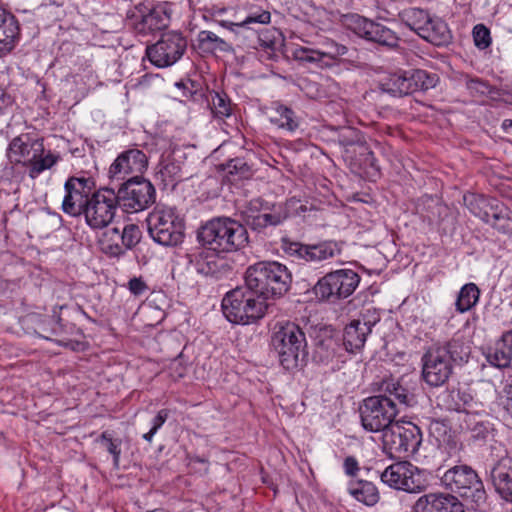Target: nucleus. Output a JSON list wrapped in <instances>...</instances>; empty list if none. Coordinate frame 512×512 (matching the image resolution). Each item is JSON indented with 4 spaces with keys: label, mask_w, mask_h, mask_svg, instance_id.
<instances>
[{
    "label": "nucleus",
    "mask_w": 512,
    "mask_h": 512,
    "mask_svg": "<svg viewBox=\"0 0 512 512\" xmlns=\"http://www.w3.org/2000/svg\"><path fill=\"white\" fill-rule=\"evenodd\" d=\"M470 347L461 339H451L435 344L426 350L421 358L422 378L431 387L445 384L453 373L454 365L466 363Z\"/></svg>",
    "instance_id": "f257e3e1"
},
{
    "label": "nucleus",
    "mask_w": 512,
    "mask_h": 512,
    "mask_svg": "<svg viewBox=\"0 0 512 512\" xmlns=\"http://www.w3.org/2000/svg\"><path fill=\"white\" fill-rule=\"evenodd\" d=\"M197 240L203 248L217 254L233 253L249 245V234L238 220L216 217L200 226Z\"/></svg>",
    "instance_id": "f03ea898"
},
{
    "label": "nucleus",
    "mask_w": 512,
    "mask_h": 512,
    "mask_svg": "<svg viewBox=\"0 0 512 512\" xmlns=\"http://www.w3.org/2000/svg\"><path fill=\"white\" fill-rule=\"evenodd\" d=\"M292 275L288 268L276 261H260L245 272V284L263 299L278 298L290 289Z\"/></svg>",
    "instance_id": "7ed1b4c3"
},
{
    "label": "nucleus",
    "mask_w": 512,
    "mask_h": 512,
    "mask_svg": "<svg viewBox=\"0 0 512 512\" xmlns=\"http://www.w3.org/2000/svg\"><path fill=\"white\" fill-rule=\"evenodd\" d=\"M271 346L280 365L287 371L302 368L307 363L308 349L302 328L294 322H286L271 337Z\"/></svg>",
    "instance_id": "20e7f679"
},
{
    "label": "nucleus",
    "mask_w": 512,
    "mask_h": 512,
    "mask_svg": "<svg viewBox=\"0 0 512 512\" xmlns=\"http://www.w3.org/2000/svg\"><path fill=\"white\" fill-rule=\"evenodd\" d=\"M226 319L234 324H250L263 318L268 304L253 289L245 284L225 294L221 303Z\"/></svg>",
    "instance_id": "39448f33"
},
{
    "label": "nucleus",
    "mask_w": 512,
    "mask_h": 512,
    "mask_svg": "<svg viewBox=\"0 0 512 512\" xmlns=\"http://www.w3.org/2000/svg\"><path fill=\"white\" fill-rule=\"evenodd\" d=\"M441 484L449 491L458 494L475 510L482 509L487 501L483 482L474 469L468 465H456L440 476Z\"/></svg>",
    "instance_id": "423d86ee"
},
{
    "label": "nucleus",
    "mask_w": 512,
    "mask_h": 512,
    "mask_svg": "<svg viewBox=\"0 0 512 512\" xmlns=\"http://www.w3.org/2000/svg\"><path fill=\"white\" fill-rule=\"evenodd\" d=\"M151 238L163 246H177L183 241L185 224L174 208L155 207L146 219Z\"/></svg>",
    "instance_id": "0eeeda50"
},
{
    "label": "nucleus",
    "mask_w": 512,
    "mask_h": 512,
    "mask_svg": "<svg viewBox=\"0 0 512 512\" xmlns=\"http://www.w3.org/2000/svg\"><path fill=\"white\" fill-rule=\"evenodd\" d=\"M421 443L422 432L412 422L396 421L382 434L383 449L391 458L414 455Z\"/></svg>",
    "instance_id": "6e6552de"
},
{
    "label": "nucleus",
    "mask_w": 512,
    "mask_h": 512,
    "mask_svg": "<svg viewBox=\"0 0 512 512\" xmlns=\"http://www.w3.org/2000/svg\"><path fill=\"white\" fill-rule=\"evenodd\" d=\"M281 249L296 261L310 266H323L342 254L343 242L324 240L315 244H304L288 238L281 239Z\"/></svg>",
    "instance_id": "1a4fd4ad"
},
{
    "label": "nucleus",
    "mask_w": 512,
    "mask_h": 512,
    "mask_svg": "<svg viewBox=\"0 0 512 512\" xmlns=\"http://www.w3.org/2000/svg\"><path fill=\"white\" fill-rule=\"evenodd\" d=\"M119 207L126 213H136L149 208L156 200L154 185L142 176L136 175L122 182L114 190Z\"/></svg>",
    "instance_id": "9d476101"
},
{
    "label": "nucleus",
    "mask_w": 512,
    "mask_h": 512,
    "mask_svg": "<svg viewBox=\"0 0 512 512\" xmlns=\"http://www.w3.org/2000/svg\"><path fill=\"white\" fill-rule=\"evenodd\" d=\"M380 478L390 488L407 493H420L429 485L427 472L409 461L389 465L380 474Z\"/></svg>",
    "instance_id": "9b49d317"
},
{
    "label": "nucleus",
    "mask_w": 512,
    "mask_h": 512,
    "mask_svg": "<svg viewBox=\"0 0 512 512\" xmlns=\"http://www.w3.org/2000/svg\"><path fill=\"white\" fill-rule=\"evenodd\" d=\"M360 282V276L351 269L331 271L320 278L313 287L314 294L322 301L336 303L352 295Z\"/></svg>",
    "instance_id": "f8f14e48"
},
{
    "label": "nucleus",
    "mask_w": 512,
    "mask_h": 512,
    "mask_svg": "<svg viewBox=\"0 0 512 512\" xmlns=\"http://www.w3.org/2000/svg\"><path fill=\"white\" fill-rule=\"evenodd\" d=\"M129 25L140 38L154 36L168 28L171 20V10L164 5L147 6L140 3L135 11L127 14Z\"/></svg>",
    "instance_id": "ddd939ff"
},
{
    "label": "nucleus",
    "mask_w": 512,
    "mask_h": 512,
    "mask_svg": "<svg viewBox=\"0 0 512 512\" xmlns=\"http://www.w3.org/2000/svg\"><path fill=\"white\" fill-rule=\"evenodd\" d=\"M438 81L437 74L422 69L398 71L389 75L382 83V89L392 96L402 97L434 88Z\"/></svg>",
    "instance_id": "4468645a"
},
{
    "label": "nucleus",
    "mask_w": 512,
    "mask_h": 512,
    "mask_svg": "<svg viewBox=\"0 0 512 512\" xmlns=\"http://www.w3.org/2000/svg\"><path fill=\"white\" fill-rule=\"evenodd\" d=\"M117 207L114 188H100L91 195L82 215L91 229H103L113 221Z\"/></svg>",
    "instance_id": "2eb2a0df"
},
{
    "label": "nucleus",
    "mask_w": 512,
    "mask_h": 512,
    "mask_svg": "<svg viewBox=\"0 0 512 512\" xmlns=\"http://www.w3.org/2000/svg\"><path fill=\"white\" fill-rule=\"evenodd\" d=\"M343 23L347 29L368 41L388 48H396L399 45L400 39L393 30L358 14L344 15Z\"/></svg>",
    "instance_id": "dca6fc26"
},
{
    "label": "nucleus",
    "mask_w": 512,
    "mask_h": 512,
    "mask_svg": "<svg viewBox=\"0 0 512 512\" xmlns=\"http://www.w3.org/2000/svg\"><path fill=\"white\" fill-rule=\"evenodd\" d=\"M359 411L362 427L368 432H382V434L396 422L394 420L398 415L391 402H386L375 395L364 399Z\"/></svg>",
    "instance_id": "f3484780"
},
{
    "label": "nucleus",
    "mask_w": 512,
    "mask_h": 512,
    "mask_svg": "<svg viewBox=\"0 0 512 512\" xmlns=\"http://www.w3.org/2000/svg\"><path fill=\"white\" fill-rule=\"evenodd\" d=\"M187 48L185 37L176 31L163 33L161 38L147 46L146 55L150 62L159 68H165L176 63Z\"/></svg>",
    "instance_id": "a211bd4d"
},
{
    "label": "nucleus",
    "mask_w": 512,
    "mask_h": 512,
    "mask_svg": "<svg viewBox=\"0 0 512 512\" xmlns=\"http://www.w3.org/2000/svg\"><path fill=\"white\" fill-rule=\"evenodd\" d=\"M94 181L85 177H69L65 184V196L62 202V210L72 217H79L83 214L85 207L90 201Z\"/></svg>",
    "instance_id": "6ab92c4d"
},
{
    "label": "nucleus",
    "mask_w": 512,
    "mask_h": 512,
    "mask_svg": "<svg viewBox=\"0 0 512 512\" xmlns=\"http://www.w3.org/2000/svg\"><path fill=\"white\" fill-rule=\"evenodd\" d=\"M148 167V157L138 149L123 151L110 165L108 174L111 181H124L130 174H142Z\"/></svg>",
    "instance_id": "aec40b11"
},
{
    "label": "nucleus",
    "mask_w": 512,
    "mask_h": 512,
    "mask_svg": "<svg viewBox=\"0 0 512 512\" xmlns=\"http://www.w3.org/2000/svg\"><path fill=\"white\" fill-rule=\"evenodd\" d=\"M324 50L312 49L308 47L297 48L294 52L295 58L302 62L315 63L320 68L333 67L339 57L348 52L345 45L339 44L333 40L323 43Z\"/></svg>",
    "instance_id": "412c9836"
},
{
    "label": "nucleus",
    "mask_w": 512,
    "mask_h": 512,
    "mask_svg": "<svg viewBox=\"0 0 512 512\" xmlns=\"http://www.w3.org/2000/svg\"><path fill=\"white\" fill-rule=\"evenodd\" d=\"M44 152L42 140L33 139L29 134H21L12 139L6 155L11 164L30 167L32 161Z\"/></svg>",
    "instance_id": "4be33fe9"
},
{
    "label": "nucleus",
    "mask_w": 512,
    "mask_h": 512,
    "mask_svg": "<svg viewBox=\"0 0 512 512\" xmlns=\"http://www.w3.org/2000/svg\"><path fill=\"white\" fill-rule=\"evenodd\" d=\"M376 385V396L391 402L398 414L415 404V395L399 379L385 378Z\"/></svg>",
    "instance_id": "5701e85b"
},
{
    "label": "nucleus",
    "mask_w": 512,
    "mask_h": 512,
    "mask_svg": "<svg viewBox=\"0 0 512 512\" xmlns=\"http://www.w3.org/2000/svg\"><path fill=\"white\" fill-rule=\"evenodd\" d=\"M413 512H465L464 505L448 493H428L420 496L413 505Z\"/></svg>",
    "instance_id": "b1692460"
},
{
    "label": "nucleus",
    "mask_w": 512,
    "mask_h": 512,
    "mask_svg": "<svg viewBox=\"0 0 512 512\" xmlns=\"http://www.w3.org/2000/svg\"><path fill=\"white\" fill-rule=\"evenodd\" d=\"M207 249L189 255V262L198 274L220 278L230 269L223 258Z\"/></svg>",
    "instance_id": "393cba45"
},
{
    "label": "nucleus",
    "mask_w": 512,
    "mask_h": 512,
    "mask_svg": "<svg viewBox=\"0 0 512 512\" xmlns=\"http://www.w3.org/2000/svg\"><path fill=\"white\" fill-rule=\"evenodd\" d=\"M490 477L500 497L512 503V457L498 460L490 471Z\"/></svg>",
    "instance_id": "a878e982"
},
{
    "label": "nucleus",
    "mask_w": 512,
    "mask_h": 512,
    "mask_svg": "<svg viewBox=\"0 0 512 512\" xmlns=\"http://www.w3.org/2000/svg\"><path fill=\"white\" fill-rule=\"evenodd\" d=\"M252 24H244V21L232 23L231 30L242 40L243 45L250 49L272 48L274 41L267 37L268 30H258L251 27Z\"/></svg>",
    "instance_id": "bb28decb"
},
{
    "label": "nucleus",
    "mask_w": 512,
    "mask_h": 512,
    "mask_svg": "<svg viewBox=\"0 0 512 512\" xmlns=\"http://www.w3.org/2000/svg\"><path fill=\"white\" fill-rule=\"evenodd\" d=\"M365 324H360L358 320L353 319L343 330V346L347 352L355 353L360 351L370 334Z\"/></svg>",
    "instance_id": "cd10ccee"
},
{
    "label": "nucleus",
    "mask_w": 512,
    "mask_h": 512,
    "mask_svg": "<svg viewBox=\"0 0 512 512\" xmlns=\"http://www.w3.org/2000/svg\"><path fill=\"white\" fill-rule=\"evenodd\" d=\"M419 36L435 46H446L452 40L447 23L440 18H431Z\"/></svg>",
    "instance_id": "c85d7f7f"
},
{
    "label": "nucleus",
    "mask_w": 512,
    "mask_h": 512,
    "mask_svg": "<svg viewBox=\"0 0 512 512\" xmlns=\"http://www.w3.org/2000/svg\"><path fill=\"white\" fill-rule=\"evenodd\" d=\"M489 363L497 368L509 367L512 361V332H505L496 343L493 352L487 355Z\"/></svg>",
    "instance_id": "c756f323"
},
{
    "label": "nucleus",
    "mask_w": 512,
    "mask_h": 512,
    "mask_svg": "<svg viewBox=\"0 0 512 512\" xmlns=\"http://www.w3.org/2000/svg\"><path fill=\"white\" fill-rule=\"evenodd\" d=\"M288 217L284 211L274 210L271 213H262L257 215H247L244 219L246 228L261 233L269 226H278Z\"/></svg>",
    "instance_id": "7c9ffc66"
},
{
    "label": "nucleus",
    "mask_w": 512,
    "mask_h": 512,
    "mask_svg": "<svg viewBox=\"0 0 512 512\" xmlns=\"http://www.w3.org/2000/svg\"><path fill=\"white\" fill-rule=\"evenodd\" d=\"M269 120L278 128L289 132H294L299 127V119L295 112L291 108L281 104L276 105V107L272 109Z\"/></svg>",
    "instance_id": "2f4dec72"
},
{
    "label": "nucleus",
    "mask_w": 512,
    "mask_h": 512,
    "mask_svg": "<svg viewBox=\"0 0 512 512\" xmlns=\"http://www.w3.org/2000/svg\"><path fill=\"white\" fill-rule=\"evenodd\" d=\"M348 492L357 501L367 506H373L379 501V493L376 486L369 482L360 480L358 482H350Z\"/></svg>",
    "instance_id": "473e14b6"
},
{
    "label": "nucleus",
    "mask_w": 512,
    "mask_h": 512,
    "mask_svg": "<svg viewBox=\"0 0 512 512\" xmlns=\"http://www.w3.org/2000/svg\"><path fill=\"white\" fill-rule=\"evenodd\" d=\"M197 47L202 53L206 54H214L217 51L229 52L232 50L229 43L207 30H202L198 33Z\"/></svg>",
    "instance_id": "72a5a7b5"
},
{
    "label": "nucleus",
    "mask_w": 512,
    "mask_h": 512,
    "mask_svg": "<svg viewBox=\"0 0 512 512\" xmlns=\"http://www.w3.org/2000/svg\"><path fill=\"white\" fill-rule=\"evenodd\" d=\"M479 212H474L482 221L493 226L498 218L506 213L507 206L497 199H479Z\"/></svg>",
    "instance_id": "f704fd0d"
},
{
    "label": "nucleus",
    "mask_w": 512,
    "mask_h": 512,
    "mask_svg": "<svg viewBox=\"0 0 512 512\" xmlns=\"http://www.w3.org/2000/svg\"><path fill=\"white\" fill-rule=\"evenodd\" d=\"M399 17L407 27L418 35L419 32L424 30L429 23V20L432 18L426 10L415 7L404 9L399 14Z\"/></svg>",
    "instance_id": "c9c22d12"
},
{
    "label": "nucleus",
    "mask_w": 512,
    "mask_h": 512,
    "mask_svg": "<svg viewBox=\"0 0 512 512\" xmlns=\"http://www.w3.org/2000/svg\"><path fill=\"white\" fill-rule=\"evenodd\" d=\"M257 0H246L241 9L246 13L244 24L267 25L271 22V13L257 3Z\"/></svg>",
    "instance_id": "e433bc0d"
},
{
    "label": "nucleus",
    "mask_w": 512,
    "mask_h": 512,
    "mask_svg": "<svg viewBox=\"0 0 512 512\" xmlns=\"http://www.w3.org/2000/svg\"><path fill=\"white\" fill-rule=\"evenodd\" d=\"M484 408V403L465 389H458L456 392V401L454 409L457 412H464L466 417L478 415Z\"/></svg>",
    "instance_id": "4c0bfd02"
},
{
    "label": "nucleus",
    "mask_w": 512,
    "mask_h": 512,
    "mask_svg": "<svg viewBox=\"0 0 512 512\" xmlns=\"http://www.w3.org/2000/svg\"><path fill=\"white\" fill-rule=\"evenodd\" d=\"M480 291L474 283L465 284L459 291L456 299V310L464 313L470 310L479 300Z\"/></svg>",
    "instance_id": "58836bf2"
},
{
    "label": "nucleus",
    "mask_w": 512,
    "mask_h": 512,
    "mask_svg": "<svg viewBox=\"0 0 512 512\" xmlns=\"http://www.w3.org/2000/svg\"><path fill=\"white\" fill-rule=\"evenodd\" d=\"M19 34L18 22L15 17H8V22L0 27V56L10 52Z\"/></svg>",
    "instance_id": "ea45409f"
},
{
    "label": "nucleus",
    "mask_w": 512,
    "mask_h": 512,
    "mask_svg": "<svg viewBox=\"0 0 512 512\" xmlns=\"http://www.w3.org/2000/svg\"><path fill=\"white\" fill-rule=\"evenodd\" d=\"M339 350L340 345L337 340L332 337H326L317 342L314 357L322 363H329L336 357Z\"/></svg>",
    "instance_id": "a19ab883"
},
{
    "label": "nucleus",
    "mask_w": 512,
    "mask_h": 512,
    "mask_svg": "<svg viewBox=\"0 0 512 512\" xmlns=\"http://www.w3.org/2000/svg\"><path fill=\"white\" fill-rule=\"evenodd\" d=\"M59 159L60 156L53 154L51 151H48L45 155L43 152L41 156H38V158L32 161V164L29 167V176L32 179L37 178L43 171L53 167Z\"/></svg>",
    "instance_id": "79ce46f5"
},
{
    "label": "nucleus",
    "mask_w": 512,
    "mask_h": 512,
    "mask_svg": "<svg viewBox=\"0 0 512 512\" xmlns=\"http://www.w3.org/2000/svg\"><path fill=\"white\" fill-rule=\"evenodd\" d=\"M120 241L121 231L116 227L106 230L101 238L103 249L114 256L124 253L122 246L119 244Z\"/></svg>",
    "instance_id": "37998d69"
},
{
    "label": "nucleus",
    "mask_w": 512,
    "mask_h": 512,
    "mask_svg": "<svg viewBox=\"0 0 512 512\" xmlns=\"http://www.w3.org/2000/svg\"><path fill=\"white\" fill-rule=\"evenodd\" d=\"M464 422L471 433V438L477 441H485L492 431L491 424L488 421H476L475 415L466 417Z\"/></svg>",
    "instance_id": "c03bdc74"
},
{
    "label": "nucleus",
    "mask_w": 512,
    "mask_h": 512,
    "mask_svg": "<svg viewBox=\"0 0 512 512\" xmlns=\"http://www.w3.org/2000/svg\"><path fill=\"white\" fill-rule=\"evenodd\" d=\"M496 406L502 413L505 420H512V380H507L503 389L498 392L496 397Z\"/></svg>",
    "instance_id": "a18cd8bd"
},
{
    "label": "nucleus",
    "mask_w": 512,
    "mask_h": 512,
    "mask_svg": "<svg viewBox=\"0 0 512 512\" xmlns=\"http://www.w3.org/2000/svg\"><path fill=\"white\" fill-rule=\"evenodd\" d=\"M211 111L215 117H228L231 115L230 99L225 93L212 92L210 93Z\"/></svg>",
    "instance_id": "49530a36"
},
{
    "label": "nucleus",
    "mask_w": 512,
    "mask_h": 512,
    "mask_svg": "<svg viewBox=\"0 0 512 512\" xmlns=\"http://www.w3.org/2000/svg\"><path fill=\"white\" fill-rule=\"evenodd\" d=\"M162 181L166 183H172L174 181L181 180V166L175 160H164L159 164V171Z\"/></svg>",
    "instance_id": "de8ad7c7"
},
{
    "label": "nucleus",
    "mask_w": 512,
    "mask_h": 512,
    "mask_svg": "<svg viewBox=\"0 0 512 512\" xmlns=\"http://www.w3.org/2000/svg\"><path fill=\"white\" fill-rule=\"evenodd\" d=\"M451 428L445 419H433L429 424V432L439 442H449Z\"/></svg>",
    "instance_id": "09e8293b"
},
{
    "label": "nucleus",
    "mask_w": 512,
    "mask_h": 512,
    "mask_svg": "<svg viewBox=\"0 0 512 512\" xmlns=\"http://www.w3.org/2000/svg\"><path fill=\"white\" fill-rule=\"evenodd\" d=\"M99 441L105 446L106 450L113 456L114 466L118 468L121 455V440L113 439L112 435L108 431H104L100 435Z\"/></svg>",
    "instance_id": "8fccbe9b"
},
{
    "label": "nucleus",
    "mask_w": 512,
    "mask_h": 512,
    "mask_svg": "<svg viewBox=\"0 0 512 512\" xmlns=\"http://www.w3.org/2000/svg\"><path fill=\"white\" fill-rule=\"evenodd\" d=\"M227 174L240 178H247L250 174V167L242 158H234L224 165Z\"/></svg>",
    "instance_id": "3c124183"
},
{
    "label": "nucleus",
    "mask_w": 512,
    "mask_h": 512,
    "mask_svg": "<svg viewBox=\"0 0 512 512\" xmlns=\"http://www.w3.org/2000/svg\"><path fill=\"white\" fill-rule=\"evenodd\" d=\"M141 238V232L138 226L134 224H129L124 227L121 231V246H124L127 249L133 248Z\"/></svg>",
    "instance_id": "603ef678"
},
{
    "label": "nucleus",
    "mask_w": 512,
    "mask_h": 512,
    "mask_svg": "<svg viewBox=\"0 0 512 512\" xmlns=\"http://www.w3.org/2000/svg\"><path fill=\"white\" fill-rule=\"evenodd\" d=\"M473 39L476 47L486 49L491 44V36L489 29L483 24H477L473 28Z\"/></svg>",
    "instance_id": "864d4df0"
},
{
    "label": "nucleus",
    "mask_w": 512,
    "mask_h": 512,
    "mask_svg": "<svg viewBox=\"0 0 512 512\" xmlns=\"http://www.w3.org/2000/svg\"><path fill=\"white\" fill-rule=\"evenodd\" d=\"M360 324H365L364 327L368 328V332H372V328L380 321V314L375 308H368L361 313L357 319Z\"/></svg>",
    "instance_id": "5fc2aeb1"
},
{
    "label": "nucleus",
    "mask_w": 512,
    "mask_h": 512,
    "mask_svg": "<svg viewBox=\"0 0 512 512\" xmlns=\"http://www.w3.org/2000/svg\"><path fill=\"white\" fill-rule=\"evenodd\" d=\"M492 227L502 233L512 232V212L508 207L506 208V213H503Z\"/></svg>",
    "instance_id": "6e6d98bb"
},
{
    "label": "nucleus",
    "mask_w": 512,
    "mask_h": 512,
    "mask_svg": "<svg viewBox=\"0 0 512 512\" xmlns=\"http://www.w3.org/2000/svg\"><path fill=\"white\" fill-rule=\"evenodd\" d=\"M264 201L261 198L252 199L248 202L245 210L242 212L243 220L247 215H257L264 213Z\"/></svg>",
    "instance_id": "4d7b16f0"
},
{
    "label": "nucleus",
    "mask_w": 512,
    "mask_h": 512,
    "mask_svg": "<svg viewBox=\"0 0 512 512\" xmlns=\"http://www.w3.org/2000/svg\"><path fill=\"white\" fill-rule=\"evenodd\" d=\"M128 289L133 295L140 296L148 290V286L142 277H133L128 282Z\"/></svg>",
    "instance_id": "13d9d810"
},
{
    "label": "nucleus",
    "mask_w": 512,
    "mask_h": 512,
    "mask_svg": "<svg viewBox=\"0 0 512 512\" xmlns=\"http://www.w3.org/2000/svg\"><path fill=\"white\" fill-rule=\"evenodd\" d=\"M359 134L356 130L351 128H346L339 135V142L343 146H352L359 142Z\"/></svg>",
    "instance_id": "bf43d9fd"
},
{
    "label": "nucleus",
    "mask_w": 512,
    "mask_h": 512,
    "mask_svg": "<svg viewBox=\"0 0 512 512\" xmlns=\"http://www.w3.org/2000/svg\"><path fill=\"white\" fill-rule=\"evenodd\" d=\"M428 208L431 209V211H427L426 214L421 213L424 220H426L428 223H432L435 220L436 213L434 210H437L439 212L441 206L439 205L438 201L434 200L433 198H427Z\"/></svg>",
    "instance_id": "052dcab7"
},
{
    "label": "nucleus",
    "mask_w": 512,
    "mask_h": 512,
    "mask_svg": "<svg viewBox=\"0 0 512 512\" xmlns=\"http://www.w3.org/2000/svg\"><path fill=\"white\" fill-rule=\"evenodd\" d=\"M344 471L349 476H355L359 471L358 461L353 456H348L344 460Z\"/></svg>",
    "instance_id": "680f3d73"
},
{
    "label": "nucleus",
    "mask_w": 512,
    "mask_h": 512,
    "mask_svg": "<svg viewBox=\"0 0 512 512\" xmlns=\"http://www.w3.org/2000/svg\"><path fill=\"white\" fill-rule=\"evenodd\" d=\"M467 88L480 94H485L489 88L488 84L480 79H471L467 82Z\"/></svg>",
    "instance_id": "e2e57ef3"
},
{
    "label": "nucleus",
    "mask_w": 512,
    "mask_h": 512,
    "mask_svg": "<svg viewBox=\"0 0 512 512\" xmlns=\"http://www.w3.org/2000/svg\"><path fill=\"white\" fill-rule=\"evenodd\" d=\"M169 416V410L161 409L152 420V428L154 431H158L165 423Z\"/></svg>",
    "instance_id": "0e129e2a"
},
{
    "label": "nucleus",
    "mask_w": 512,
    "mask_h": 512,
    "mask_svg": "<svg viewBox=\"0 0 512 512\" xmlns=\"http://www.w3.org/2000/svg\"><path fill=\"white\" fill-rule=\"evenodd\" d=\"M12 104V98L0 89V112Z\"/></svg>",
    "instance_id": "69168bd1"
},
{
    "label": "nucleus",
    "mask_w": 512,
    "mask_h": 512,
    "mask_svg": "<svg viewBox=\"0 0 512 512\" xmlns=\"http://www.w3.org/2000/svg\"><path fill=\"white\" fill-rule=\"evenodd\" d=\"M176 86L178 88H182L183 89V96L185 97H191L193 95V91L191 88H189L187 86V84L183 83V82H179V83H176Z\"/></svg>",
    "instance_id": "338daca9"
},
{
    "label": "nucleus",
    "mask_w": 512,
    "mask_h": 512,
    "mask_svg": "<svg viewBox=\"0 0 512 512\" xmlns=\"http://www.w3.org/2000/svg\"><path fill=\"white\" fill-rule=\"evenodd\" d=\"M8 17H15L14 15L6 12L4 9L0 7V27L8 22Z\"/></svg>",
    "instance_id": "774afa93"
}]
</instances>
